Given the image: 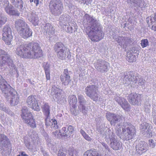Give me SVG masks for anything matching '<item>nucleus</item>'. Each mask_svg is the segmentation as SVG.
<instances>
[{"mask_svg":"<svg viewBox=\"0 0 156 156\" xmlns=\"http://www.w3.org/2000/svg\"><path fill=\"white\" fill-rule=\"evenodd\" d=\"M84 18L88 25L85 31L90 38L93 41L97 42L100 41L103 37V32L98 22L87 14L85 15Z\"/></svg>","mask_w":156,"mask_h":156,"instance_id":"f03ea898","label":"nucleus"},{"mask_svg":"<svg viewBox=\"0 0 156 156\" xmlns=\"http://www.w3.org/2000/svg\"><path fill=\"white\" fill-rule=\"evenodd\" d=\"M69 103L70 106L75 108L76 107L77 100L76 96L74 95H70L69 97Z\"/></svg>","mask_w":156,"mask_h":156,"instance_id":"2f4dec72","label":"nucleus"},{"mask_svg":"<svg viewBox=\"0 0 156 156\" xmlns=\"http://www.w3.org/2000/svg\"><path fill=\"white\" fill-rule=\"evenodd\" d=\"M114 100L125 110L128 111L129 110V105L124 98L116 96L115 97Z\"/></svg>","mask_w":156,"mask_h":156,"instance_id":"2eb2a0df","label":"nucleus"},{"mask_svg":"<svg viewBox=\"0 0 156 156\" xmlns=\"http://www.w3.org/2000/svg\"><path fill=\"white\" fill-rule=\"evenodd\" d=\"M26 103L28 106L36 111L40 110V106L38 105L37 100L33 95L29 96L27 99Z\"/></svg>","mask_w":156,"mask_h":156,"instance_id":"ddd939ff","label":"nucleus"},{"mask_svg":"<svg viewBox=\"0 0 156 156\" xmlns=\"http://www.w3.org/2000/svg\"><path fill=\"white\" fill-rule=\"evenodd\" d=\"M149 142L150 147L151 148H153L155 146V142H154V141L153 140L151 139L150 140H149Z\"/></svg>","mask_w":156,"mask_h":156,"instance_id":"8fccbe9b","label":"nucleus"},{"mask_svg":"<svg viewBox=\"0 0 156 156\" xmlns=\"http://www.w3.org/2000/svg\"><path fill=\"white\" fill-rule=\"evenodd\" d=\"M49 6L51 12L54 15L58 16L62 12L63 8L60 0H51Z\"/></svg>","mask_w":156,"mask_h":156,"instance_id":"0eeeda50","label":"nucleus"},{"mask_svg":"<svg viewBox=\"0 0 156 156\" xmlns=\"http://www.w3.org/2000/svg\"><path fill=\"white\" fill-rule=\"evenodd\" d=\"M22 156H27V155L25 154L24 152H22L21 153Z\"/></svg>","mask_w":156,"mask_h":156,"instance_id":"bf43d9fd","label":"nucleus"},{"mask_svg":"<svg viewBox=\"0 0 156 156\" xmlns=\"http://www.w3.org/2000/svg\"><path fill=\"white\" fill-rule=\"evenodd\" d=\"M140 44L143 48L147 47L148 45V42L147 40L146 39L141 40Z\"/></svg>","mask_w":156,"mask_h":156,"instance_id":"49530a36","label":"nucleus"},{"mask_svg":"<svg viewBox=\"0 0 156 156\" xmlns=\"http://www.w3.org/2000/svg\"><path fill=\"white\" fill-rule=\"evenodd\" d=\"M2 110L5 112H6L7 111V109L5 107H4L2 108Z\"/></svg>","mask_w":156,"mask_h":156,"instance_id":"680f3d73","label":"nucleus"},{"mask_svg":"<svg viewBox=\"0 0 156 156\" xmlns=\"http://www.w3.org/2000/svg\"><path fill=\"white\" fill-rule=\"evenodd\" d=\"M121 128V137L124 140L133 138L136 134V130L134 126L127 122L123 123Z\"/></svg>","mask_w":156,"mask_h":156,"instance_id":"20e7f679","label":"nucleus"},{"mask_svg":"<svg viewBox=\"0 0 156 156\" xmlns=\"http://www.w3.org/2000/svg\"><path fill=\"white\" fill-rule=\"evenodd\" d=\"M17 156H21L20 155H18Z\"/></svg>","mask_w":156,"mask_h":156,"instance_id":"338daca9","label":"nucleus"},{"mask_svg":"<svg viewBox=\"0 0 156 156\" xmlns=\"http://www.w3.org/2000/svg\"><path fill=\"white\" fill-rule=\"evenodd\" d=\"M78 99L79 103L80 105L78 106L79 108L82 111V112L84 114L86 113V110L85 107L84 106V104L86 102V100L83 96L81 94L78 95Z\"/></svg>","mask_w":156,"mask_h":156,"instance_id":"393cba45","label":"nucleus"},{"mask_svg":"<svg viewBox=\"0 0 156 156\" xmlns=\"http://www.w3.org/2000/svg\"><path fill=\"white\" fill-rule=\"evenodd\" d=\"M140 128L144 135H146V136L148 137L150 136V134L151 133V127L149 124L146 122L141 124Z\"/></svg>","mask_w":156,"mask_h":156,"instance_id":"6ab92c4d","label":"nucleus"},{"mask_svg":"<svg viewBox=\"0 0 156 156\" xmlns=\"http://www.w3.org/2000/svg\"><path fill=\"white\" fill-rule=\"evenodd\" d=\"M7 83L6 81L2 78L1 75H0V88L1 89L2 93L6 92V90L10 87L9 85H6Z\"/></svg>","mask_w":156,"mask_h":156,"instance_id":"c756f323","label":"nucleus"},{"mask_svg":"<svg viewBox=\"0 0 156 156\" xmlns=\"http://www.w3.org/2000/svg\"><path fill=\"white\" fill-rule=\"evenodd\" d=\"M10 141L4 134H0V146L3 148H7L9 145Z\"/></svg>","mask_w":156,"mask_h":156,"instance_id":"aec40b11","label":"nucleus"},{"mask_svg":"<svg viewBox=\"0 0 156 156\" xmlns=\"http://www.w3.org/2000/svg\"><path fill=\"white\" fill-rule=\"evenodd\" d=\"M94 156H101L100 155H99L98 153L96 151H95V155H94Z\"/></svg>","mask_w":156,"mask_h":156,"instance_id":"e2e57ef3","label":"nucleus"},{"mask_svg":"<svg viewBox=\"0 0 156 156\" xmlns=\"http://www.w3.org/2000/svg\"><path fill=\"white\" fill-rule=\"evenodd\" d=\"M108 132L109 133V135H106V138H110L111 147L115 150L120 149L122 146V143L114 137L112 132L109 131Z\"/></svg>","mask_w":156,"mask_h":156,"instance_id":"9d476101","label":"nucleus"},{"mask_svg":"<svg viewBox=\"0 0 156 156\" xmlns=\"http://www.w3.org/2000/svg\"><path fill=\"white\" fill-rule=\"evenodd\" d=\"M2 2L0 1V7L1 6V4H2Z\"/></svg>","mask_w":156,"mask_h":156,"instance_id":"69168bd1","label":"nucleus"},{"mask_svg":"<svg viewBox=\"0 0 156 156\" xmlns=\"http://www.w3.org/2000/svg\"><path fill=\"white\" fill-rule=\"evenodd\" d=\"M18 32L22 37L25 39L28 38L32 35V31L30 30L29 26L23 29Z\"/></svg>","mask_w":156,"mask_h":156,"instance_id":"5701e85b","label":"nucleus"},{"mask_svg":"<svg viewBox=\"0 0 156 156\" xmlns=\"http://www.w3.org/2000/svg\"><path fill=\"white\" fill-rule=\"evenodd\" d=\"M45 72H50V67L49 64H47L44 67Z\"/></svg>","mask_w":156,"mask_h":156,"instance_id":"3c124183","label":"nucleus"},{"mask_svg":"<svg viewBox=\"0 0 156 156\" xmlns=\"http://www.w3.org/2000/svg\"><path fill=\"white\" fill-rule=\"evenodd\" d=\"M15 26L18 32L28 26L24 21L20 19H19L16 21Z\"/></svg>","mask_w":156,"mask_h":156,"instance_id":"bb28decb","label":"nucleus"},{"mask_svg":"<svg viewBox=\"0 0 156 156\" xmlns=\"http://www.w3.org/2000/svg\"><path fill=\"white\" fill-rule=\"evenodd\" d=\"M70 16L67 14L62 15L59 19V23L60 25L63 27L66 26L67 23L70 20Z\"/></svg>","mask_w":156,"mask_h":156,"instance_id":"cd10ccee","label":"nucleus"},{"mask_svg":"<svg viewBox=\"0 0 156 156\" xmlns=\"http://www.w3.org/2000/svg\"><path fill=\"white\" fill-rule=\"evenodd\" d=\"M53 135L57 138H60L62 137L61 134L60 130H56L52 132Z\"/></svg>","mask_w":156,"mask_h":156,"instance_id":"37998d69","label":"nucleus"},{"mask_svg":"<svg viewBox=\"0 0 156 156\" xmlns=\"http://www.w3.org/2000/svg\"><path fill=\"white\" fill-rule=\"evenodd\" d=\"M121 76L123 77V81L125 83L127 84L133 85L138 83V86L144 85L145 81L140 75L134 76L133 72H129L127 73H122Z\"/></svg>","mask_w":156,"mask_h":156,"instance_id":"7ed1b4c3","label":"nucleus"},{"mask_svg":"<svg viewBox=\"0 0 156 156\" xmlns=\"http://www.w3.org/2000/svg\"><path fill=\"white\" fill-rule=\"evenodd\" d=\"M74 23H70L68 25L67 27V32L69 33H72L74 30V29H76L75 27L74 26Z\"/></svg>","mask_w":156,"mask_h":156,"instance_id":"ea45409f","label":"nucleus"},{"mask_svg":"<svg viewBox=\"0 0 156 156\" xmlns=\"http://www.w3.org/2000/svg\"><path fill=\"white\" fill-rule=\"evenodd\" d=\"M61 133V134L62 137L64 136L65 137H66L69 136L68 133L67 131H66V128L65 127H63L60 131Z\"/></svg>","mask_w":156,"mask_h":156,"instance_id":"79ce46f5","label":"nucleus"},{"mask_svg":"<svg viewBox=\"0 0 156 156\" xmlns=\"http://www.w3.org/2000/svg\"><path fill=\"white\" fill-rule=\"evenodd\" d=\"M21 116L22 118L25 122L26 120H27L32 117L33 115L27 108L24 107L22 109Z\"/></svg>","mask_w":156,"mask_h":156,"instance_id":"b1692460","label":"nucleus"},{"mask_svg":"<svg viewBox=\"0 0 156 156\" xmlns=\"http://www.w3.org/2000/svg\"><path fill=\"white\" fill-rule=\"evenodd\" d=\"M24 122L28 124L32 128H34L36 127V124L33 116L31 118L26 120Z\"/></svg>","mask_w":156,"mask_h":156,"instance_id":"4c0bfd02","label":"nucleus"},{"mask_svg":"<svg viewBox=\"0 0 156 156\" xmlns=\"http://www.w3.org/2000/svg\"><path fill=\"white\" fill-rule=\"evenodd\" d=\"M136 152L141 154L148 149V146L145 142L140 141L136 146Z\"/></svg>","mask_w":156,"mask_h":156,"instance_id":"dca6fc26","label":"nucleus"},{"mask_svg":"<svg viewBox=\"0 0 156 156\" xmlns=\"http://www.w3.org/2000/svg\"><path fill=\"white\" fill-rule=\"evenodd\" d=\"M30 1L31 2H34L36 6L38 5L39 2V0H30Z\"/></svg>","mask_w":156,"mask_h":156,"instance_id":"4d7b16f0","label":"nucleus"},{"mask_svg":"<svg viewBox=\"0 0 156 156\" xmlns=\"http://www.w3.org/2000/svg\"><path fill=\"white\" fill-rule=\"evenodd\" d=\"M41 108L42 109L43 112L44 113L46 116H48L50 114V107L48 104L45 103L43 106H42Z\"/></svg>","mask_w":156,"mask_h":156,"instance_id":"c9c22d12","label":"nucleus"},{"mask_svg":"<svg viewBox=\"0 0 156 156\" xmlns=\"http://www.w3.org/2000/svg\"><path fill=\"white\" fill-rule=\"evenodd\" d=\"M2 36V40L5 43L9 45L11 44L13 37L11 29L9 27L5 26L4 27L3 29Z\"/></svg>","mask_w":156,"mask_h":156,"instance_id":"f8f14e48","label":"nucleus"},{"mask_svg":"<svg viewBox=\"0 0 156 156\" xmlns=\"http://www.w3.org/2000/svg\"><path fill=\"white\" fill-rule=\"evenodd\" d=\"M29 20L35 26L37 25L39 23L38 18L34 12H31L27 15Z\"/></svg>","mask_w":156,"mask_h":156,"instance_id":"a211bd4d","label":"nucleus"},{"mask_svg":"<svg viewBox=\"0 0 156 156\" xmlns=\"http://www.w3.org/2000/svg\"><path fill=\"white\" fill-rule=\"evenodd\" d=\"M80 133L84 138L87 140L88 141H90L92 139L87 134L86 132L82 129H81L80 130Z\"/></svg>","mask_w":156,"mask_h":156,"instance_id":"58836bf2","label":"nucleus"},{"mask_svg":"<svg viewBox=\"0 0 156 156\" xmlns=\"http://www.w3.org/2000/svg\"><path fill=\"white\" fill-rule=\"evenodd\" d=\"M12 4L16 8L21 9L23 7V1L22 0H10Z\"/></svg>","mask_w":156,"mask_h":156,"instance_id":"f704fd0d","label":"nucleus"},{"mask_svg":"<svg viewBox=\"0 0 156 156\" xmlns=\"http://www.w3.org/2000/svg\"><path fill=\"white\" fill-rule=\"evenodd\" d=\"M94 66L97 70L101 73H104L108 70L109 64L104 60L100 59L95 62Z\"/></svg>","mask_w":156,"mask_h":156,"instance_id":"9b49d317","label":"nucleus"},{"mask_svg":"<svg viewBox=\"0 0 156 156\" xmlns=\"http://www.w3.org/2000/svg\"><path fill=\"white\" fill-rule=\"evenodd\" d=\"M8 4L9 3H8V5L5 7V10L6 12L10 15H16L17 14V11L13 9L12 6L9 5Z\"/></svg>","mask_w":156,"mask_h":156,"instance_id":"473e14b6","label":"nucleus"},{"mask_svg":"<svg viewBox=\"0 0 156 156\" xmlns=\"http://www.w3.org/2000/svg\"><path fill=\"white\" fill-rule=\"evenodd\" d=\"M41 27L44 34L47 37H51L54 34V29L51 24L49 23L44 24Z\"/></svg>","mask_w":156,"mask_h":156,"instance_id":"4468645a","label":"nucleus"},{"mask_svg":"<svg viewBox=\"0 0 156 156\" xmlns=\"http://www.w3.org/2000/svg\"><path fill=\"white\" fill-rule=\"evenodd\" d=\"M153 122L156 125V115L153 116Z\"/></svg>","mask_w":156,"mask_h":156,"instance_id":"13d9d810","label":"nucleus"},{"mask_svg":"<svg viewBox=\"0 0 156 156\" xmlns=\"http://www.w3.org/2000/svg\"><path fill=\"white\" fill-rule=\"evenodd\" d=\"M136 56L134 55L133 53L128 52L127 54V55L126 59L129 62H134L136 60Z\"/></svg>","mask_w":156,"mask_h":156,"instance_id":"e433bc0d","label":"nucleus"},{"mask_svg":"<svg viewBox=\"0 0 156 156\" xmlns=\"http://www.w3.org/2000/svg\"><path fill=\"white\" fill-rule=\"evenodd\" d=\"M114 115V114L111 113L110 112L107 113L106 116L107 119L108 121H110V122H111V121L112 120Z\"/></svg>","mask_w":156,"mask_h":156,"instance_id":"09e8293b","label":"nucleus"},{"mask_svg":"<svg viewBox=\"0 0 156 156\" xmlns=\"http://www.w3.org/2000/svg\"><path fill=\"white\" fill-rule=\"evenodd\" d=\"M69 76V73L68 72V70L66 69L64 70V71L63 72V75H61V76Z\"/></svg>","mask_w":156,"mask_h":156,"instance_id":"603ef678","label":"nucleus"},{"mask_svg":"<svg viewBox=\"0 0 156 156\" xmlns=\"http://www.w3.org/2000/svg\"><path fill=\"white\" fill-rule=\"evenodd\" d=\"M5 93H3L4 95L11 105L14 106L18 104L19 97L16 91L12 87H10V88L6 89Z\"/></svg>","mask_w":156,"mask_h":156,"instance_id":"39448f33","label":"nucleus"},{"mask_svg":"<svg viewBox=\"0 0 156 156\" xmlns=\"http://www.w3.org/2000/svg\"><path fill=\"white\" fill-rule=\"evenodd\" d=\"M43 153L44 156H49V155L46 152L44 151Z\"/></svg>","mask_w":156,"mask_h":156,"instance_id":"052dcab7","label":"nucleus"},{"mask_svg":"<svg viewBox=\"0 0 156 156\" xmlns=\"http://www.w3.org/2000/svg\"><path fill=\"white\" fill-rule=\"evenodd\" d=\"M16 52L18 55L24 58H37L42 56V50L37 43L21 45L17 48Z\"/></svg>","mask_w":156,"mask_h":156,"instance_id":"f257e3e1","label":"nucleus"},{"mask_svg":"<svg viewBox=\"0 0 156 156\" xmlns=\"http://www.w3.org/2000/svg\"><path fill=\"white\" fill-rule=\"evenodd\" d=\"M140 95L136 93H132L128 96V101L132 105H137L139 100L140 99Z\"/></svg>","mask_w":156,"mask_h":156,"instance_id":"f3484780","label":"nucleus"},{"mask_svg":"<svg viewBox=\"0 0 156 156\" xmlns=\"http://www.w3.org/2000/svg\"><path fill=\"white\" fill-rule=\"evenodd\" d=\"M60 79L62 84L64 86L68 85L71 81L70 76L67 75L65 76H61Z\"/></svg>","mask_w":156,"mask_h":156,"instance_id":"72a5a7b5","label":"nucleus"},{"mask_svg":"<svg viewBox=\"0 0 156 156\" xmlns=\"http://www.w3.org/2000/svg\"><path fill=\"white\" fill-rule=\"evenodd\" d=\"M30 136L32 140L33 141L37 140L38 139V134L35 132H33Z\"/></svg>","mask_w":156,"mask_h":156,"instance_id":"de8ad7c7","label":"nucleus"},{"mask_svg":"<svg viewBox=\"0 0 156 156\" xmlns=\"http://www.w3.org/2000/svg\"><path fill=\"white\" fill-rule=\"evenodd\" d=\"M117 41L121 47L126 48L130 43V40L129 37H119Z\"/></svg>","mask_w":156,"mask_h":156,"instance_id":"4be33fe9","label":"nucleus"},{"mask_svg":"<svg viewBox=\"0 0 156 156\" xmlns=\"http://www.w3.org/2000/svg\"><path fill=\"white\" fill-rule=\"evenodd\" d=\"M118 129H119L118 131H119V132H120L121 131V129H119V128Z\"/></svg>","mask_w":156,"mask_h":156,"instance_id":"0e129e2a","label":"nucleus"},{"mask_svg":"<svg viewBox=\"0 0 156 156\" xmlns=\"http://www.w3.org/2000/svg\"><path fill=\"white\" fill-rule=\"evenodd\" d=\"M85 92L87 95L91 99L97 101L99 98V92L98 88L94 85L87 86L85 89Z\"/></svg>","mask_w":156,"mask_h":156,"instance_id":"1a4fd4ad","label":"nucleus"},{"mask_svg":"<svg viewBox=\"0 0 156 156\" xmlns=\"http://www.w3.org/2000/svg\"><path fill=\"white\" fill-rule=\"evenodd\" d=\"M46 77L47 80H49L50 79V72H45Z\"/></svg>","mask_w":156,"mask_h":156,"instance_id":"864d4df0","label":"nucleus"},{"mask_svg":"<svg viewBox=\"0 0 156 156\" xmlns=\"http://www.w3.org/2000/svg\"><path fill=\"white\" fill-rule=\"evenodd\" d=\"M95 154V150H88L84 154L83 156H94Z\"/></svg>","mask_w":156,"mask_h":156,"instance_id":"a19ab883","label":"nucleus"},{"mask_svg":"<svg viewBox=\"0 0 156 156\" xmlns=\"http://www.w3.org/2000/svg\"><path fill=\"white\" fill-rule=\"evenodd\" d=\"M58 156H66L65 154L60 151H58Z\"/></svg>","mask_w":156,"mask_h":156,"instance_id":"6e6d98bb","label":"nucleus"},{"mask_svg":"<svg viewBox=\"0 0 156 156\" xmlns=\"http://www.w3.org/2000/svg\"><path fill=\"white\" fill-rule=\"evenodd\" d=\"M102 144L104 147L105 148V149L106 151H109V149L108 145L106 144H105V143H102Z\"/></svg>","mask_w":156,"mask_h":156,"instance_id":"5fc2aeb1","label":"nucleus"},{"mask_svg":"<svg viewBox=\"0 0 156 156\" xmlns=\"http://www.w3.org/2000/svg\"><path fill=\"white\" fill-rule=\"evenodd\" d=\"M114 116V117H113L112 120L110 122L112 125H114L115 123H117L118 122H121L125 120V118L122 115H120L115 114Z\"/></svg>","mask_w":156,"mask_h":156,"instance_id":"7c9ffc66","label":"nucleus"},{"mask_svg":"<svg viewBox=\"0 0 156 156\" xmlns=\"http://www.w3.org/2000/svg\"><path fill=\"white\" fill-rule=\"evenodd\" d=\"M46 119V125L47 127L50 126L55 129L58 128L57 121L55 119H51L49 116H47Z\"/></svg>","mask_w":156,"mask_h":156,"instance_id":"412c9836","label":"nucleus"},{"mask_svg":"<svg viewBox=\"0 0 156 156\" xmlns=\"http://www.w3.org/2000/svg\"><path fill=\"white\" fill-rule=\"evenodd\" d=\"M62 90L58 88L53 89L51 90V95L54 99H61L62 96Z\"/></svg>","mask_w":156,"mask_h":156,"instance_id":"c85d7f7f","label":"nucleus"},{"mask_svg":"<svg viewBox=\"0 0 156 156\" xmlns=\"http://www.w3.org/2000/svg\"><path fill=\"white\" fill-rule=\"evenodd\" d=\"M7 65L11 67L14 66L9 55L4 51L0 49V68L2 69L3 66Z\"/></svg>","mask_w":156,"mask_h":156,"instance_id":"6e6552de","label":"nucleus"},{"mask_svg":"<svg viewBox=\"0 0 156 156\" xmlns=\"http://www.w3.org/2000/svg\"><path fill=\"white\" fill-rule=\"evenodd\" d=\"M146 20L149 26H151L152 30L156 31V13L151 16L150 18H147Z\"/></svg>","mask_w":156,"mask_h":156,"instance_id":"a878e982","label":"nucleus"},{"mask_svg":"<svg viewBox=\"0 0 156 156\" xmlns=\"http://www.w3.org/2000/svg\"><path fill=\"white\" fill-rule=\"evenodd\" d=\"M55 50L58 58L61 60L69 59L71 56L69 51L66 49L62 43L56 44L55 46Z\"/></svg>","mask_w":156,"mask_h":156,"instance_id":"423d86ee","label":"nucleus"},{"mask_svg":"<svg viewBox=\"0 0 156 156\" xmlns=\"http://www.w3.org/2000/svg\"><path fill=\"white\" fill-rule=\"evenodd\" d=\"M7 18L4 15L0 16V26L4 24L6 22Z\"/></svg>","mask_w":156,"mask_h":156,"instance_id":"a18cd8bd","label":"nucleus"},{"mask_svg":"<svg viewBox=\"0 0 156 156\" xmlns=\"http://www.w3.org/2000/svg\"><path fill=\"white\" fill-rule=\"evenodd\" d=\"M74 130V128L73 126H69L68 128L67 133H68L69 136H70L71 135H73Z\"/></svg>","mask_w":156,"mask_h":156,"instance_id":"c03bdc74","label":"nucleus"}]
</instances>
